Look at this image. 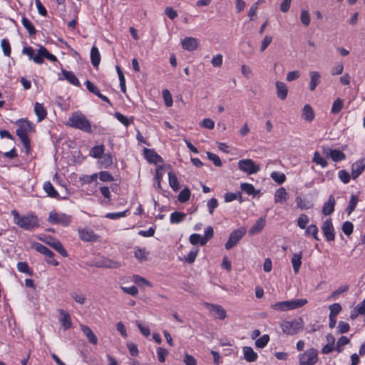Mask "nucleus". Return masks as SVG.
<instances>
[{"label":"nucleus","mask_w":365,"mask_h":365,"mask_svg":"<svg viewBox=\"0 0 365 365\" xmlns=\"http://www.w3.org/2000/svg\"><path fill=\"white\" fill-rule=\"evenodd\" d=\"M14 222L24 230L31 231L39 227V218L34 214L21 215L16 210L11 211Z\"/></svg>","instance_id":"f257e3e1"},{"label":"nucleus","mask_w":365,"mask_h":365,"mask_svg":"<svg viewBox=\"0 0 365 365\" xmlns=\"http://www.w3.org/2000/svg\"><path fill=\"white\" fill-rule=\"evenodd\" d=\"M67 125L85 133H93L92 125L90 120L85 115L79 111L71 113L68 119Z\"/></svg>","instance_id":"f03ea898"},{"label":"nucleus","mask_w":365,"mask_h":365,"mask_svg":"<svg viewBox=\"0 0 365 365\" xmlns=\"http://www.w3.org/2000/svg\"><path fill=\"white\" fill-rule=\"evenodd\" d=\"M306 299H297L289 301L278 302L271 304V308L279 312H286L303 307L307 304Z\"/></svg>","instance_id":"7ed1b4c3"},{"label":"nucleus","mask_w":365,"mask_h":365,"mask_svg":"<svg viewBox=\"0 0 365 365\" xmlns=\"http://www.w3.org/2000/svg\"><path fill=\"white\" fill-rule=\"evenodd\" d=\"M280 327L284 334L294 335L303 329L304 321L302 317L291 321L284 320L281 322Z\"/></svg>","instance_id":"20e7f679"},{"label":"nucleus","mask_w":365,"mask_h":365,"mask_svg":"<svg viewBox=\"0 0 365 365\" xmlns=\"http://www.w3.org/2000/svg\"><path fill=\"white\" fill-rule=\"evenodd\" d=\"M299 365H314L318 361V351L310 348L299 356Z\"/></svg>","instance_id":"39448f33"},{"label":"nucleus","mask_w":365,"mask_h":365,"mask_svg":"<svg viewBox=\"0 0 365 365\" xmlns=\"http://www.w3.org/2000/svg\"><path fill=\"white\" fill-rule=\"evenodd\" d=\"M72 220L71 215H67L64 213H58L56 211H51L49 213L48 221L53 225H61L63 226H68Z\"/></svg>","instance_id":"423d86ee"},{"label":"nucleus","mask_w":365,"mask_h":365,"mask_svg":"<svg viewBox=\"0 0 365 365\" xmlns=\"http://www.w3.org/2000/svg\"><path fill=\"white\" fill-rule=\"evenodd\" d=\"M245 233L246 229L243 227L232 231L230 235L227 242L225 245V249L229 250L235 247Z\"/></svg>","instance_id":"0eeeda50"},{"label":"nucleus","mask_w":365,"mask_h":365,"mask_svg":"<svg viewBox=\"0 0 365 365\" xmlns=\"http://www.w3.org/2000/svg\"><path fill=\"white\" fill-rule=\"evenodd\" d=\"M238 168L240 170L247 173L248 175L257 173L260 168L259 165H256L252 159H243L238 162Z\"/></svg>","instance_id":"6e6552de"},{"label":"nucleus","mask_w":365,"mask_h":365,"mask_svg":"<svg viewBox=\"0 0 365 365\" xmlns=\"http://www.w3.org/2000/svg\"><path fill=\"white\" fill-rule=\"evenodd\" d=\"M33 247L36 252L45 255L47 257L46 259L47 263L53 266L58 265V262L53 259L54 253L47 247L38 242L34 243Z\"/></svg>","instance_id":"1a4fd4ad"},{"label":"nucleus","mask_w":365,"mask_h":365,"mask_svg":"<svg viewBox=\"0 0 365 365\" xmlns=\"http://www.w3.org/2000/svg\"><path fill=\"white\" fill-rule=\"evenodd\" d=\"M205 307L209 310L211 315L220 320H223L227 317L225 309L220 305L206 302Z\"/></svg>","instance_id":"9d476101"},{"label":"nucleus","mask_w":365,"mask_h":365,"mask_svg":"<svg viewBox=\"0 0 365 365\" xmlns=\"http://www.w3.org/2000/svg\"><path fill=\"white\" fill-rule=\"evenodd\" d=\"M43 58L55 62L57 61V58L53 54L48 52L44 46H40L37 53L35 55L34 62L37 64H42L43 63Z\"/></svg>","instance_id":"9b49d317"},{"label":"nucleus","mask_w":365,"mask_h":365,"mask_svg":"<svg viewBox=\"0 0 365 365\" xmlns=\"http://www.w3.org/2000/svg\"><path fill=\"white\" fill-rule=\"evenodd\" d=\"M93 265L99 268L118 269L120 267V263L109 258L101 257L94 261Z\"/></svg>","instance_id":"f8f14e48"},{"label":"nucleus","mask_w":365,"mask_h":365,"mask_svg":"<svg viewBox=\"0 0 365 365\" xmlns=\"http://www.w3.org/2000/svg\"><path fill=\"white\" fill-rule=\"evenodd\" d=\"M322 230L328 242L334 241L335 239L334 228L331 219H327L322 225Z\"/></svg>","instance_id":"ddd939ff"},{"label":"nucleus","mask_w":365,"mask_h":365,"mask_svg":"<svg viewBox=\"0 0 365 365\" xmlns=\"http://www.w3.org/2000/svg\"><path fill=\"white\" fill-rule=\"evenodd\" d=\"M47 245L53 248L56 251H57L60 255H61L64 257H67L68 256L67 251L63 247L62 243L54 237H48L46 240H43Z\"/></svg>","instance_id":"4468645a"},{"label":"nucleus","mask_w":365,"mask_h":365,"mask_svg":"<svg viewBox=\"0 0 365 365\" xmlns=\"http://www.w3.org/2000/svg\"><path fill=\"white\" fill-rule=\"evenodd\" d=\"M323 153L327 157H330L334 162H339L346 158V155L341 150L331 149L328 147L323 148Z\"/></svg>","instance_id":"2eb2a0df"},{"label":"nucleus","mask_w":365,"mask_h":365,"mask_svg":"<svg viewBox=\"0 0 365 365\" xmlns=\"http://www.w3.org/2000/svg\"><path fill=\"white\" fill-rule=\"evenodd\" d=\"M145 159L150 163L157 164L163 163V158L159 155L153 149L144 148L143 150Z\"/></svg>","instance_id":"dca6fc26"},{"label":"nucleus","mask_w":365,"mask_h":365,"mask_svg":"<svg viewBox=\"0 0 365 365\" xmlns=\"http://www.w3.org/2000/svg\"><path fill=\"white\" fill-rule=\"evenodd\" d=\"M365 169V158L355 162L351 166V177L356 179Z\"/></svg>","instance_id":"f3484780"},{"label":"nucleus","mask_w":365,"mask_h":365,"mask_svg":"<svg viewBox=\"0 0 365 365\" xmlns=\"http://www.w3.org/2000/svg\"><path fill=\"white\" fill-rule=\"evenodd\" d=\"M181 43L182 48L188 51H195L199 46L198 40L194 37H186Z\"/></svg>","instance_id":"a211bd4d"},{"label":"nucleus","mask_w":365,"mask_h":365,"mask_svg":"<svg viewBox=\"0 0 365 365\" xmlns=\"http://www.w3.org/2000/svg\"><path fill=\"white\" fill-rule=\"evenodd\" d=\"M79 237L84 242H94L98 239V236L93 230L86 228L78 230Z\"/></svg>","instance_id":"6ab92c4d"},{"label":"nucleus","mask_w":365,"mask_h":365,"mask_svg":"<svg viewBox=\"0 0 365 365\" xmlns=\"http://www.w3.org/2000/svg\"><path fill=\"white\" fill-rule=\"evenodd\" d=\"M336 200L333 195L329 196L328 200L324 202L322 212L324 215H329L334 211Z\"/></svg>","instance_id":"aec40b11"},{"label":"nucleus","mask_w":365,"mask_h":365,"mask_svg":"<svg viewBox=\"0 0 365 365\" xmlns=\"http://www.w3.org/2000/svg\"><path fill=\"white\" fill-rule=\"evenodd\" d=\"M59 314H61V318L59 319L62 327L64 329H68L72 327V322L71 319L70 314L64 311L63 309H59Z\"/></svg>","instance_id":"412c9836"},{"label":"nucleus","mask_w":365,"mask_h":365,"mask_svg":"<svg viewBox=\"0 0 365 365\" xmlns=\"http://www.w3.org/2000/svg\"><path fill=\"white\" fill-rule=\"evenodd\" d=\"M80 327L83 333L87 336V339L90 343L94 345L98 344V338L89 327L81 324Z\"/></svg>","instance_id":"4be33fe9"},{"label":"nucleus","mask_w":365,"mask_h":365,"mask_svg":"<svg viewBox=\"0 0 365 365\" xmlns=\"http://www.w3.org/2000/svg\"><path fill=\"white\" fill-rule=\"evenodd\" d=\"M275 85L277 97L282 101L285 100L288 93L287 86L284 83L281 81H277Z\"/></svg>","instance_id":"5701e85b"},{"label":"nucleus","mask_w":365,"mask_h":365,"mask_svg":"<svg viewBox=\"0 0 365 365\" xmlns=\"http://www.w3.org/2000/svg\"><path fill=\"white\" fill-rule=\"evenodd\" d=\"M302 117L307 122H312L314 119L315 113L310 105L306 104L304 106L302 109Z\"/></svg>","instance_id":"b1692460"},{"label":"nucleus","mask_w":365,"mask_h":365,"mask_svg":"<svg viewBox=\"0 0 365 365\" xmlns=\"http://www.w3.org/2000/svg\"><path fill=\"white\" fill-rule=\"evenodd\" d=\"M244 359L247 362H254L257 359V354L254 351L252 347L250 346H244L242 348Z\"/></svg>","instance_id":"393cba45"},{"label":"nucleus","mask_w":365,"mask_h":365,"mask_svg":"<svg viewBox=\"0 0 365 365\" xmlns=\"http://www.w3.org/2000/svg\"><path fill=\"white\" fill-rule=\"evenodd\" d=\"M265 226V220L262 217L259 218L254 225L249 230L250 235H255L259 233Z\"/></svg>","instance_id":"a878e982"},{"label":"nucleus","mask_w":365,"mask_h":365,"mask_svg":"<svg viewBox=\"0 0 365 365\" xmlns=\"http://www.w3.org/2000/svg\"><path fill=\"white\" fill-rule=\"evenodd\" d=\"M302 256L303 254L302 251L299 252L298 253H294L292 255V264L295 274H297L299 272V268L302 265Z\"/></svg>","instance_id":"bb28decb"},{"label":"nucleus","mask_w":365,"mask_h":365,"mask_svg":"<svg viewBox=\"0 0 365 365\" xmlns=\"http://www.w3.org/2000/svg\"><path fill=\"white\" fill-rule=\"evenodd\" d=\"M288 198V193L286 189L283 187L277 189L274 193V202L275 203L283 202Z\"/></svg>","instance_id":"cd10ccee"},{"label":"nucleus","mask_w":365,"mask_h":365,"mask_svg":"<svg viewBox=\"0 0 365 365\" xmlns=\"http://www.w3.org/2000/svg\"><path fill=\"white\" fill-rule=\"evenodd\" d=\"M91 61L95 68H98L101 62V54L98 48L93 46L91 50Z\"/></svg>","instance_id":"c85d7f7f"},{"label":"nucleus","mask_w":365,"mask_h":365,"mask_svg":"<svg viewBox=\"0 0 365 365\" xmlns=\"http://www.w3.org/2000/svg\"><path fill=\"white\" fill-rule=\"evenodd\" d=\"M34 112L38 118V121L43 120L47 115V111L43 106L39 103L34 105Z\"/></svg>","instance_id":"c756f323"},{"label":"nucleus","mask_w":365,"mask_h":365,"mask_svg":"<svg viewBox=\"0 0 365 365\" xmlns=\"http://www.w3.org/2000/svg\"><path fill=\"white\" fill-rule=\"evenodd\" d=\"M62 73L65 79H66L72 85L76 86H79L81 85L78 78L73 72L62 69Z\"/></svg>","instance_id":"7c9ffc66"},{"label":"nucleus","mask_w":365,"mask_h":365,"mask_svg":"<svg viewBox=\"0 0 365 365\" xmlns=\"http://www.w3.org/2000/svg\"><path fill=\"white\" fill-rule=\"evenodd\" d=\"M310 74V83L309 88L312 91H314L316 87L320 83L321 76L318 71H311Z\"/></svg>","instance_id":"2f4dec72"},{"label":"nucleus","mask_w":365,"mask_h":365,"mask_svg":"<svg viewBox=\"0 0 365 365\" xmlns=\"http://www.w3.org/2000/svg\"><path fill=\"white\" fill-rule=\"evenodd\" d=\"M16 124L19 125L17 130H21L24 132H30L32 130V124L27 119H19L17 120Z\"/></svg>","instance_id":"473e14b6"},{"label":"nucleus","mask_w":365,"mask_h":365,"mask_svg":"<svg viewBox=\"0 0 365 365\" xmlns=\"http://www.w3.org/2000/svg\"><path fill=\"white\" fill-rule=\"evenodd\" d=\"M43 190L47 193L48 196L51 197H58V192L49 181H47L43 184Z\"/></svg>","instance_id":"72a5a7b5"},{"label":"nucleus","mask_w":365,"mask_h":365,"mask_svg":"<svg viewBox=\"0 0 365 365\" xmlns=\"http://www.w3.org/2000/svg\"><path fill=\"white\" fill-rule=\"evenodd\" d=\"M358 202H359L358 197L356 195H351L350 197L349 205L345 210V211L348 215H350L351 214V212L355 210Z\"/></svg>","instance_id":"f704fd0d"},{"label":"nucleus","mask_w":365,"mask_h":365,"mask_svg":"<svg viewBox=\"0 0 365 365\" xmlns=\"http://www.w3.org/2000/svg\"><path fill=\"white\" fill-rule=\"evenodd\" d=\"M168 180L171 188L175 192L178 191L180 189V185L176 175L173 172H170L168 173Z\"/></svg>","instance_id":"c9c22d12"},{"label":"nucleus","mask_w":365,"mask_h":365,"mask_svg":"<svg viewBox=\"0 0 365 365\" xmlns=\"http://www.w3.org/2000/svg\"><path fill=\"white\" fill-rule=\"evenodd\" d=\"M185 217H186V214H185L184 212H178V211L173 212L170 215V222L173 224L180 223L184 220Z\"/></svg>","instance_id":"e433bc0d"},{"label":"nucleus","mask_w":365,"mask_h":365,"mask_svg":"<svg viewBox=\"0 0 365 365\" xmlns=\"http://www.w3.org/2000/svg\"><path fill=\"white\" fill-rule=\"evenodd\" d=\"M21 22L30 36H33L36 34V31L35 29V27L29 19L24 16L22 18Z\"/></svg>","instance_id":"4c0bfd02"},{"label":"nucleus","mask_w":365,"mask_h":365,"mask_svg":"<svg viewBox=\"0 0 365 365\" xmlns=\"http://www.w3.org/2000/svg\"><path fill=\"white\" fill-rule=\"evenodd\" d=\"M240 188L247 195H253L254 196H255L257 193L259 192V190H255L253 185L247 182L242 183L240 185Z\"/></svg>","instance_id":"58836bf2"},{"label":"nucleus","mask_w":365,"mask_h":365,"mask_svg":"<svg viewBox=\"0 0 365 365\" xmlns=\"http://www.w3.org/2000/svg\"><path fill=\"white\" fill-rule=\"evenodd\" d=\"M104 153V145H96L92 148L90 155L94 158H102Z\"/></svg>","instance_id":"ea45409f"},{"label":"nucleus","mask_w":365,"mask_h":365,"mask_svg":"<svg viewBox=\"0 0 365 365\" xmlns=\"http://www.w3.org/2000/svg\"><path fill=\"white\" fill-rule=\"evenodd\" d=\"M350 342V340L349 339H348L346 336H341L337 342H336V347H335V350L338 352V353H341L342 352L344 348L343 346L348 344Z\"/></svg>","instance_id":"a19ab883"},{"label":"nucleus","mask_w":365,"mask_h":365,"mask_svg":"<svg viewBox=\"0 0 365 365\" xmlns=\"http://www.w3.org/2000/svg\"><path fill=\"white\" fill-rule=\"evenodd\" d=\"M312 161L315 163L317 165H321L322 168H326L328 165L327 161L323 157L321 156L320 153L318 151L314 152Z\"/></svg>","instance_id":"79ce46f5"},{"label":"nucleus","mask_w":365,"mask_h":365,"mask_svg":"<svg viewBox=\"0 0 365 365\" xmlns=\"http://www.w3.org/2000/svg\"><path fill=\"white\" fill-rule=\"evenodd\" d=\"M203 240H205L203 236L196 233L192 234L189 237L190 242L193 245H196L197 244H200L201 246L205 245L206 243H202V242H204Z\"/></svg>","instance_id":"37998d69"},{"label":"nucleus","mask_w":365,"mask_h":365,"mask_svg":"<svg viewBox=\"0 0 365 365\" xmlns=\"http://www.w3.org/2000/svg\"><path fill=\"white\" fill-rule=\"evenodd\" d=\"M296 202L298 207L302 210H307L312 207V204L308 201L302 199L301 197L298 196L296 198Z\"/></svg>","instance_id":"c03bdc74"},{"label":"nucleus","mask_w":365,"mask_h":365,"mask_svg":"<svg viewBox=\"0 0 365 365\" xmlns=\"http://www.w3.org/2000/svg\"><path fill=\"white\" fill-rule=\"evenodd\" d=\"M318 227L316 225H310L305 230L307 235H312L316 240H319L318 237Z\"/></svg>","instance_id":"a18cd8bd"},{"label":"nucleus","mask_w":365,"mask_h":365,"mask_svg":"<svg viewBox=\"0 0 365 365\" xmlns=\"http://www.w3.org/2000/svg\"><path fill=\"white\" fill-rule=\"evenodd\" d=\"M269 341V336L267 335V334H264L263 336H262L261 337H259V339H256L255 341V346L257 347V348H264L267 346V344H268Z\"/></svg>","instance_id":"49530a36"},{"label":"nucleus","mask_w":365,"mask_h":365,"mask_svg":"<svg viewBox=\"0 0 365 365\" xmlns=\"http://www.w3.org/2000/svg\"><path fill=\"white\" fill-rule=\"evenodd\" d=\"M148 252L145 248H136L135 250V257L141 261H144L147 259Z\"/></svg>","instance_id":"de8ad7c7"},{"label":"nucleus","mask_w":365,"mask_h":365,"mask_svg":"<svg viewBox=\"0 0 365 365\" xmlns=\"http://www.w3.org/2000/svg\"><path fill=\"white\" fill-rule=\"evenodd\" d=\"M272 179L278 184H282L286 180V176L284 173L279 172H272L271 173Z\"/></svg>","instance_id":"09e8293b"},{"label":"nucleus","mask_w":365,"mask_h":365,"mask_svg":"<svg viewBox=\"0 0 365 365\" xmlns=\"http://www.w3.org/2000/svg\"><path fill=\"white\" fill-rule=\"evenodd\" d=\"M190 197V190L189 188L185 187L182 190L178 195V200L180 202H185L189 200Z\"/></svg>","instance_id":"8fccbe9b"},{"label":"nucleus","mask_w":365,"mask_h":365,"mask_svg":"<svg viewBox=\"0 0 365 365\" xmlns=\"http://www.w3.org/2000/svg\"><path fill=\"white\" fill-rule=\"evenodd\" d=\"M17 269L20 272L27 274L30 276L32 275V271L30 269L29 264L26 262H20L17 264Z\"/></svg>","instance_id":"3c124183"},{"label":"nucleus","mask_w":365,"mask_h":365,"mask_svg":"<svg viewBox=\"0 0 365 365\" xmlns=\"http://www.w3.org/2000/svg\"><path fill=\"white\" fill-rule=\"evenodd\" d=\"M101 163L103 168H108L113 164V155L109 153L103 155Z\"/></svg>","instance_id":"603ef678"},{"label":"nucleus","mask_w":365,"mask_h":365,"mask_svg":"<svg viewBox=\"0 0 365 365\" xmlns=\"http://www.w3.org/2000/svg\"><path fill=\"white\" fill-rule=\"evenodd\" d=\"M344 103L343 101L340 98H337L333 103L331 108V113L334 114H336L339 113L343 108Z\"/></svg>","instance_id":"864d4df0"},{"label":"nucleus","mask_w":365,"mask_h":365,"mask_svg":"<svg viewBox=\"0 0 365 365\" xmlns=\"http://www.w3.org/2000/svg\"><path fill=\"white\" fill-rule=\"evenodd\" d=\"M341 229L346 235L349 236L353 232L354 225L349 221H346L343 223Z\"/></svg>","instance_id":"5fc2aeb1"},{"label":"nucleus","mask_w":365,"mask_h":365,"mask_svg":"<svg viewBox=\"0 0 365 365\" xmlns=\"http://www.w3.org/2000/svg\"><path fill=\"white\" fill-rule=\"evenodd\" d=\"M1 47L2 48L3 53L6 56H9L11 55V46L9 41L4 38L1 41Z\"/></svg>","instance_id":"6e6d98bb"},{"label":"nucleus","mask_w":365,"mask_h":365,"mask_svg":"<svg viewBox=\"0 0 365 365\" xmlns=\"http://www.w3.org/2000/svg\"><path fill=\"white\" fill-rule=\"evenodd\" d=\"M207 155L208 159L211 160L215 166H222V161L218 155L209 151L207 152Z\"/></svg>","instance_id":"4d7b16f0"},{"label":"nucleus","mask_w":365,"mask_h":365,"mask_svg":"<svg viewBox=\"0 0 365 365\" xmlns=\"http://www.w3.org/2000/svg\"><path fill=\"white\" fill-rule=\"evenodd\" d=\"M349 285L339 287L337 289H336L331 294V295L329 297V299H336L339 295L346 292L349 289Z\"/></svg>","instance_id":"13d9d810"},{"label":"nucleus","mask_w":365,"mask_h":365,"mask_svg":"<svg viewBox=\"0 0 365 365\" xmlns=\"http://www.w3.org/2000/svg\"><path fill=\"white\" fill-rule=\"evenodd\" d=\"M163 97L164 99L165 104L167 107H170L173 106V101L172 95L168 89L163 91Z\"/></svg>","instance_id":"bf43d9fd"},{"label":"nucleus","mask_w":365,"mask_h":365,"mask_svg":"<svg viewBox=\"0 0 365 365\" xmlns=\"http://www.w3.org/2000/svg\"><path fill=\"white\" fill-rule=\"evenodd\" d=\"M330 310L329 316L336 317L337 314L341 311V306L339 303H334L329 307Z\"/></svg>","instance_id":"052dcab7"},{"label":"nucleus","mask_w":365,"mask_h":365,"mask_svg":"<svg viewBox=\"0 0 365 365\" xmlns=\"http://www.w3.org/2000/svg\"><path fill=\"white\" fill-rule=\"evenodd\" d=\"M309 222V217L306 214H301L297 220V225L301 229H305Z\"/></svg>","instance_id":"680f3d73"},{"label":"nucleus","mask_w":365,"mask_h":365,"mask_svg":"<svg viewBox=\"0 0 365 365\" xmlns=\"http://www.w3.org/2000/svg\"><path fill=\"white\" fill-rule=\"evenodd\" d=\"M198 250L197 249L192 250L187 255H185L184 257L185 261L187 262L188 264H192L195 262V258L197 257Z\"/></svg>","instance_id":"e2e57ef3"},{"label":"nucleus","mask_w":365,"mask_h":365,"mask_svg":"<svg viewBox=\"0 0 365 365\" xmlns=\"http://www.w3.org/2000/svg\"><path fill=\"white\" fill-rule=\"evenodd\" d=\"M238 197H241V192H226L224 195L225 201L226 202H230L233 200H235L238 198Z\"/></svg>","instance_id":"0e129e2a"},{"label":"nucleus","mask_w":365,"mask_h":365,"mask_svg":"<svg viewBox=\"0 0 365 365\" xmlns=\"http://www.w3.org/2000/svg\"><path fill=\"white\" fill-rule=\"evenodd\" d=\"M114 115L117 118V120L125 127H128L130 124V122L128 120V118L122 113L119 112H115Z\"/></svg>","instance_id":"69168bd1"},{"label":"nucleus","mask_w":365,"mask_h":365,"mask_svg":"<svg viewBox=\"0 0 365 365\" xmlns=\"http://www.w3.org/2000/svg\"><path fill=\"white\" fill-rule=\"evenodd\" d=\"M168 354V351L166 349L159 347L157 349V356L158 361L163 363L165 361V357Z\"/></svg>","instance_id":"338daca9"},{"label":"nucleus","mask_w":365,"mask_h":365,"mask_svg":"<svg viewBox=\"0 0 365 365\" xmlns=\"http://www.w3.org/2000/svg\"><path fill=\"white\" fill-rule=\"evenodd\" d=\"M99 175V178L103 182H111L114 180L112 175L108 171H101L98 174Z\"/></svg>","instance_id":"774afa93"}]
</instances>
